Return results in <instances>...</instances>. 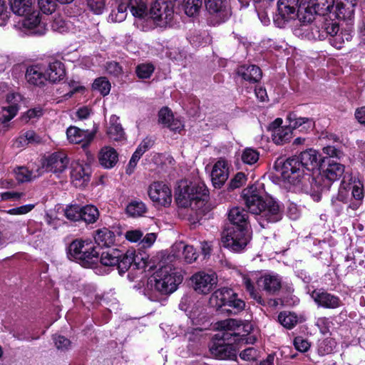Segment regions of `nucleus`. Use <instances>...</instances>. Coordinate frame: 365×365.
I'll list each match as a JSON object with an SVG mask.
<instances>
[{
	"label": "nucleus",
	"instance_id": "nucleus-1",
	"mask_svg": "<svg viewBox=\"0 0 365 365\" xmlns=\"http://www.w3.org/2000/svg\"><path fill=\"white\" fill-rule=\"evenodd\" d=\"M321 160V156L315 150L309 149L302 152L299 158H289L284 163L282 178L284 182L294 185L297 190L309 194L314 201L319 202L323 187L314 179H312V182L309 179H306L303 168L314 171L319 168Z\"/></svg>",
	"mask_w": 365,
	"mask_h": 365
},
{
	"label": "nucleus",
	"instance_id": "nucleus-2",
	"mask_svg": "<svg viewBox=\"0 0 365 365\" xmlns=\"http://www.w3.org/2000/svg\"><path fill=\"white\" fill-rule=\"evenodd\" d=\"M243 196L249 211L258 215L257 220L262 227H266V222H276L281 220L280 207L273 198L263 199L252 188L244 190Z\"/></svg>",
	"mask_w": 365,
	"mask_h": 365
},
{
	"label": "nucleus",
	"instance_id": "nucleus-3",
	"mask_svg": "<svg viewBox=\"0 0 365 365\" xmlns=\"http://www.w3.org/2000/svg\"><path fill=\"white\" fill-rule=\"evenodd\" d=\"M207 192V190L202 184L181 180L175 191V202L178 207H190L197 212L205 205Z\"/></svg>",
	"mask_w": 365,
	"mask_h": 365
},
{
	"label": "nucleus",
	"instance_id": "nucleus-4",
	"mask_svg": "<svg viewBox=\"0 0 365 365\" xmlns=\"http://www.w3.org/2000/svg\"><path fill=\"white\" fill-rule=\"evenodd\" d=\"M242 277L243 284L250 297L259 304L262 302V299L258 292L255 289V282H257L259 288H262L268 294H275L282 287L281 279L277 275L267 274L258 278L257 273L250 272L247 274H243Z\"/></svg>",
	"mask_w": 365,
	"mask_h": 365
},
{
	"label": "nucleus",
	"instance_id": "nucleus-5",
	"mask_svg": "<svg viewBox=\"0 0 365 365\" xmlns=\"http://www.w3.org/2000/svg\"><path fill=\"white\" fill-rule=\"evenodd\" d=\"M69 254L79 264L85 267H93L98 261V252L92 242L74 240L69 246Z\"/></svg>",
	"mask_w": 365,
	"mask_h": 365
},
{
	"label": "nucleus",
	"instance_id": "nucleus-6",
	"mask_svg": "<svg viewBox=\"0 0 365 365\" xmlns=\"http://www.w3.org/2000/svg\"><path fill=\"white\" fill-rule=\"evenodd\" d=\"M209 303L216 309L228 306L233 309V313L237 314L245 307V302L239 299L232 289L223 287L215 291L210 297Z\"/></svg>",
	"mask_w": 365,
	"mask_h": 365
},
{
	"label": "nucleus",
	"instance_id": "nucleus-7",
	"mask_svg": "<svg viewBox=\"0 0 365 365\" xmlns=\"http://www.w3.org/2000/svg\"><path fill=\"white\" fill-rule=\"evenodd\" d=\"M182 281V276L170 267L160 268L155 275V287L163 294L175 292Z\"/></svg>",
	"mask_w": 365,
	"mask_h": 365
},
{
	"label": "nucleus",
	"instance_id": "nucleus-8",
	"mask_svg": "<svg viewBox=\"0 0 365 365\" xmlns=\"http://www.w3.org/2000/svg\"><path fill=\"white\" fill-rule=\"evenodd\" d=\"M133 261L134 255L132 252H123L117 249L103 251L100 257V262L104 266H118L120 274L128 269Z\"/></svg>",
	"mask_w": 365,
	"mask_h": 365
},
{
	"label": "nucleus",
	"instance_id": "nucleus-9",
	"mask_svg": "<svg viewBox=\"0 0 365 365\" xmlns=\"http://www.w3.org/2000/svg\"><path fill=\"white\" fill-rule=\"evenodd\" d=\"M317 3H309L307 7L302 9L298 14L300 23H312L318 21L317 17L331 14V9L335 4V0H317ZM320 20H319V21Z\"/></svg>",
	"mask_w": 365,
	"mask_h": 365
},
{
	"label": "nucleus",
	"instance_id": "nucleus-10",
	"mask_svg": "<svg viewBox=\"0 0 365 365\" xmlns=\"http://www.w3.org/2000/svg\"><path fill=\"white\" fill-rule=\"evenodd\" d=\"M249 242V236L245 230L235 227L225 231L222 236V243L225 247L234 252L242 250Z\"/></svg>",
	"mask_w": 365,
	"mask_h": 365
},
{
	"label": "nucleus",
	"instance_id": "nucleus-11",
	"mask_svg": "<svg viewBox=\"0 0 365 365\" xmlns=\"http://www.w3.org/2000/svg\"><path fill=\"white\" fill-rule=\"evenodd\" d=\"M69 163L67 155L63 152H56L43 160L39 168L40 174L51 172L58 174L63 172Z\"/></svg>",
	"mask_w": 365,
	"mask_h": 365
},
{
	"label": "nucleus",
	"instance_id": "nucleus-12",
	"mask_svg": "<svg viewBox=\"0 0 365 365\" xmlns=\"http://www.w3.org/2000/svg\"><path fill=\"white\" fill-rule=\"evenodd\" d=\"M299 0H277V12L275 15V22H289L294 21L298 18V14L302 9L301 8L297 12L296 6H297Z\"/></svg>",
	"mask_w": 365,
	"mask_h": 365
},
{
	"label": "nucleus",
	"instance_id": "nucleus-13",
	"mask_svg": "<svg viewBox=\"0 0 365 365\" xmlns=\"http://www.w3.org/2000/svg\"><path fill=\"white\" fill-rule=\"evenodd\" d=\"M148 195L153 202L160 206H169L172 202L171 190L162 182L152 183L149 186Z\"/></svg>",
	"mask_w": 365,
	"mask_h": 365
},
{
	"label": "nucleus",
	"instance_id": "nucleus-14",
	"mask_svg": "<svg viewBox=\"0 0 365 365\" xmlns=\"http://www.w3.org/2000/svg\"><path fill=\"white\" fill-rule=\"evenodd\" d=\"M174 11L171 2L166 0H155L149 9L150 19L168 23L172 20Z\"/></svg>",
	"mask_w": 365,
	"mask_h": 365
},
{
	"label": "nucleus",
	"instance_id": "nucleus-15",
	"mask_svg": "<svg viewBox=\"0 0 365 365\" xmlns=\"http://www.w3.org/2000/svg\"><path fill=\"white\" fill-rule=\"evenodd\" d=\"M194 289L200 294H207L217 284V276L215 273L199 272L191 277Z\"/></svg>",
	"mask_w": 365,
	"mask_h": 365
},
{
	"label": "nucleus",
	"instance_id": "nucleus-16",
	"mask_svg": "<svg viewBox=\"0 0 365 365\" xmlns=\"http://www.w3.org/2000/svg\"><path fill=\"white\" fill-rule=\"evenodd\" d=\"M282 119H275L269 127L272 132V139L277 145H283L292 138V130L290 126H282Z\"/></svg>",
	"mask_w": 365,
	"mask_h": 365
},
{
	"label": "nucleus",
	"instance_id": "nucleus-17",
	"mask_svg": "<svg viewBox=\"0 0 365 365\" xmlns=\"http://www.w3.org/2000/svg\"><path fill=\"white\" fill-rule=\"evenodd\" d=\"M336 7L331 21H351L354 16V7L356 4V0H335Z\"/></svg>",
	"mask_w": 365,
	"mask_h": 365
},
{
	"label": "nucleus",
	"instance_id": "nucleus-18",
	"mask_svg": "<svg viewBox=\"0 0 365 365\" xmlns=\"http://www.w3.org/2000/svg\"><path fill=\"white\" fill-rule=\"evenodd\" d=\"M311 297L319 306L327 309H336L342 304L339 297L322 289L314 290Z\"/></svg>",
	"mask_w": 365,
	"mask_h": 365
},
{
	"label": "nucleus",
	"instance_id": "nucleus-19",
	"mask_svg": "<svg viewBox=\"0 0 365 365\" xmlns=\"http://www.w3.org/2000/svg\"><path fill=\"white\" fill-rule=\"evenodd\" d=\"M229 177L228 163L225 159H219L213 165L211 179L215 187H221Z\"/></svg>",
	"mask_w": 365,
	"mask_h": 365
},
{
	"label": "nucleus",
	"instance_id": "nucleus-20",
	"mask_svg": "<svg viewBox=\"0 0 365 365\" xmlns=\"http://www.w3.org/2000/svg\"><path fill=\"white\" fill-rule=\"evenodd\" d=\"M66 136L71 143H82L83 148H86L93 138V135L88 130H81L76 126H70L68 128Z\"/></svg>",
	"mask_w": 365,
	"mask_h": 365
},
{
	"label": "nucleus",
	"instance_id": "nucleus-21",
	"mask_svg": "<svg viewBox=\"0 0 365 365\" xmlns=\"http://www.w3.org/2000/svg\"><path fill=\"white\" fill-rule=\"evenodd\" d=\"M90 167L76 163L72 165L71 177L76 187H84L90 180Z\"/></svg>",
	"mask_w": 365,
	"mask_h": 365
},
{
	"label": "nucleus",
	"instance_id": "nucleus-22",
	"mask_svg": "<svg viewBox=\"0 0 365 365\" xmlns=\"http://www.w3.org/2000/svg\"><path fill=\"white\" fill-rule=\"evenodd\" d=\"M159 122L170 130L180 133L184 127L179 118H175L170 109L167 107L160 109L158 113Z\"/></svg>",
	"mask_w": 365,
	"mask_h": 365
},
{
	"label": "nucleus",
	"instance_id": "nucleus-23",
	"mask_svg": "<svg viewBox=\"0 0 365 365\" xmlns=\"http://www.w3.org/2000/svg\"><path fill=\"white\" fill-rule=\"evenodd\" d=\"M240 326V322L235 319H227L217 322L215 324V329L223 331L220 336L223 341H229L231 336H233L235 339L237 338V334H236L235 330Z\"/></svg>",
	"mask_w": 365,
	"mask_h": 365
},
{
	"label": "nucleus",
	"instance_id": "nucleus-24",
	"mask_svg": "<svg viewBox=\"0 0 365 365\" xmlns=\"http://www.w3.org/2000/svg\"><path fill=\"white\" fill-rule=\"evenodd\" d=\"M348 188L351 192V207L357 209L361 204L364 197V182L359 179H354L349 184Z\"/></svg>",
	"mask_w": 365,
	"mask_h": 365
},
{
	"label": "nucleus",
	"instance_id": "nucleus-25",
	"mask_svg": "<svg viewBox=\"0 0 365 365\" xmlns=\"http://www.w3.org/2000/svg\"><path fill=\"white\" fill-rule=\"evenodd\" d=\"M225 341H223L222 339L218 340L217 341L212 342L210 345V351L214 357L220 359H226L235 356L232 347L230 346V344L233 341L232 340H229L227 344H225Z\"/></svg>",
	"mask_w": 365,
	"mask_h": 365
},
{
	"label": "nucleus",
	"instance_id": "nucleus-26",
	"mask_svg": "<svg viewBox=\"0 0 365 365\" xmlns=\"http://www.w3.org/2000/svg\"><path fill=\"white\" fill-rule=\"evenodd\" d=\"M14 29L20 36H39L48 31L46 24H14Z\"/></svg>",
	"mask_w": 365,
	"mask_h": 365
},
{
	"label": "nucleus",
	"instance_id": "nucleus-27",
	"mask_svg": "<svg viewBox=\"0 0 365 365\" xmlns=\"http://www.w3.org/2000/svg\"><path fill=\"white\" fill-rule=\"evenodd\" d=\"M228 219L234 225L233 227L239 230H246L248 225V215L244 209L238 207L232 208L229 212Z\"/></svg>",
	"mask_w": 365,
	"mask_h": 365
},
{
	"label": "nucleus",
	"instance_id": "nucleus-28",
	"mask_svg": "<svg viewBox=\"0 0 365 365\" xmlns=\"http://www.w3.org/2000/svg\"><path fill=\"white\" fill-rule=\"evenodd\" d=\"M344 173V166L336 162L334 160L329 159L327 165L323 168L322 176L330 182L339 180Z\"/></svg>",
	"mask_w": 365,
	"mask_h": 365
},
{
	"label": "nucleus",
	"instance_id": "nucleus-29",
	"mask_svg": "<svg viewBox=\"0 0 365 365\" xmlns=\"http://www.w3.org/2000/svg\"><path fill=\"white\" fill-rule=\"evenodd\" d=\"M100 164L105 168H111L115 165L118 160V155L116 150L110 147H103L98 155Z\"/></svg>",
	"mask_w": 365,
	"mask_h": 365
},
{
	"label": "nucleus",
	"instance_id": "nucleus-30",
	"mask_svg": "<svg viewBox=\"0 0 365 365\" xmlns=\"http://www.w3.org/2000/svg\"><path fill=\"white\" fill-rule=\"evenodd\" d=\"M238 76L250 83H256L262 78V72L258 66L255 65H243L237 68Z\"/></svg>",
	"mask_w": 365,
	"mask_h": 365
},
{
	"label": "nucleus",
	"instance_id": "nucleus-31",
	"mask_svg": "<svg viewBox=\"0 0 365 365\" xmlns=\"http://www.w3.org/2000/svg\"><path fill=\"white\" fill-rule=\"evenodd\" d=\"M128 8L135 19L145 21L150 20L149 10L143 1L130 0Z\"/></svg>",
	"mask_w": 365,
	"mask_h": 365
},
{
	"label": "nucleus",
	"instance_id": "nucleus-32",
	"mask_svg": "<svg viewBox=\"0 0 365 365\" xmlns=\"http://www.w3.org/2000/svg\"><path fill=\"white\" fill-rule=\"evenodd\" d=\"M48 81L56 83L62 80L66 75L64 65L58 61L49 63L45 71Z\"/></svg>",
	"mask_w": 365,
	"mask_h": 365
},
{
	"label": "nucleus",
	"instance_id": "nucleus-33",
	"mask_svg": "<svg viewBox=\"0 0 365 365\" xmlns=\"http://www.w3.org/2000/svg\"><path fill=\"white\" fill-rule=\"evenodd\" d=\"M107 134L111 140L115 141H120L125 138V133L116 115L110 118Z\"/></svg>",
	"mask_w": 365,
	"mask_h": 365
},
{
	"label": "nucleus",
	"instance_id": "nucleus-34",
	"mask_svg": "<svg viewBox=\"0 0 365 365\" xmlns=\"http://www.w3.org/2000/svg\"><path fill=\"white\" fill-rule=\"evenodd\" d=\"M26 78L30 84L41 86L47 80L45 72L37 66H31L27 68Z\"/></svg>",
	"mask_w": 365,
	"mask_h": 365
},
{
	"label": "nucleus",
	"instance_id": "nucleus-35",
	"mask_svg": "<svg viewBox=\"0 0 365 365\" xmlns=\"http://www.w3.org/2000/svg\"><path fill=\"white\" fill-rule=\"evenodd\" d=\"M94 240L100 247H110L114 244L115 235L107 228H103L96 231Z\"/></svg>",
	"mask_w": 365,
	"mask_h": 365
},
{
	"label": "nucleus",
	"instance_id": "nucleus-36",
	"mask_svg": "<svg viewBox=\"0 0 365 365\" xmlns=\"http://www.w3.org/2000/svg\"><path fill=\"white\" fill-rule=\"evenodd\" d=\"M13 12L19 16H24L31 10L32 0H11Z\"/></svg>",
	"mask_w": 365,
	"mask_h": 365
},
{
	"label": "nucleus",
	"instance_id": "nucleus-37",
	"mask_svg": "<svg viewBox=\"0 0 365 365\" xmlns=\"http://www.w3.org/2000/svg\"><path fill=\"white\" fill-rule=\"evenodd\" d=\"M16 178L20 182H25L31 181L33 179L41 175L40 170L38 169L36 172L30 171L25 167L18 168L14 170Z\"/></svg>",
	"mask_w": 365,
	"mask_h": 365
},
{
	"label": "nucleus",
	"instance_id": "nucleus-38",
	"mask_svg": "<svg viewBox=\"0 0 365 365\" xmlns=\"http://www.w3.org/2000/svg\"><path fill=\"white\" fill-rule=\"evenodd\" d=\"M99 216V212L98 209L91 205H86L84 207H81V218L87 223H93L95 222Z\"/></svg>",
	"mask_w": 365,
	"mask_h": 365
},
{
	"label": "nucleus",
	"instance_id": "nucleus-39",
	"mask_svg": "<svg viewBox=\"0 0 365 365\" xmlns=\"http://www.w3.org/2000/svg\"><path fill=\"white\" fill-rule=\"evenodd\" d=\"M202 0H183L182 8L188 16H195L200 12Z\"/></svg>",
	"mask_w": 365,
	"mask_h": 365
},
{
	"label": "nucleus",
	"instance_id": "nucleus-40",
	"mask_svg": "<svg viewBox=\"0 0 365 365\" xmlns=\"http://www.w3.org/2000/svg\"><path fill=\"white\" fill-rule=\"evenodd\" d=\"M16 115V110L11 108L7 112L3 110L0 113V134H3L9 129V121Z\"/></svg>",
	"mask_w": 365,
	"mask_h": 365
},
{
	"label": "nucleus",
	"instance_id": "nucleus-41",
	"mask_svg": "<svg viewBox=\"0 0 365 365\" xmlns=\"http://www.w3.org/2000/svg\"><path fill=\"white\" fill-rule=\"evenodd\" d=\"M207 10L211 14L223 11L226 15L230 14V11H224L226 6V0H205Z\"/></svg>",
	"mask_w": 365,
	"mask_h": 365
},
{
	"label": "nucleus",
	"instance_id": "nucleus-42",
	"mask_svg": "<svg viewBox=\"0 0 365 365\" xmlns=\"http://www.w3.org/2000/svg\"><path fill=\"white\" fill-rule=\"evenodd\" d=\"M6 101L8 103V106H4L1 109L7 112V110H10L11 108H15L17 113L20 104L23 102V97L18 93H9L6 96Z\"/></svg>",
	"mask_w": 365,
	"mask_h": 365
},
{
	"label": "nucleus",
	"instance_id": "nucleus-43",
	"mask_svg": "<svg viewBox=\"0 0 365 365\" xmlns=\"http://www.w3.org/2000/svg\"><path fill=\"white\" fill-rule=\"evenodd\" d=\"M175 247L179 250H182L184 259L187 263H192L197 258V254L191 245H185L181 242L176 244Z\"/></svg>",
	"mask_w": 365,
	"mask_h": 365
},
{
	"label": "nucleus",
	"instance_id": "nucleus-44",
	"mask_svg": "<svg viewBox=\"0 0 365 365\" xmlns=\"http://www.w3.org/2000/svg\"><path fill=\"white\" fill-rule=\"evenodd\" d=\"M92 88L105 96L110 93V83L106 77H100L94 81Z\"/></svg>",
	"mask_w": 365,
	"mask_h": 365
},
{
	"label": "nucleus",
	"instance_id": "nucleus-45",
	"mask_svg": "<svg viewBox=\"0 0 365 365\" xmlns=\"http://www.w3.org/2000/svg\"><path fill=\"white\" fill-rule=\"evenodd\" d=\"M279 323L287 329H292L297 323V317L291 312H281L278 316Z\"/></svg>",
	"mask_w": 365,
	"mask_h": 365
},
{
	"label": "nucleus",
	"instance_id": "nucleus-46",
	"mask_svg": "<svg viewBox=\"0 0 365 365\" xmlns=\"http://www.w3.org/2000/svg\"><path fill=\"white\" fill-rule=\"evenodd\" d=\"M126 211L132 217H139L145 212L146 207L143 202L133 201L127 206Z\"/></svg>",
	"mask_w": 365,
	"mask_h": 365
},
{
	"label": "nucleus",
	"instance_id": "nucleus-47",
	"mask_svg": "<svg viewBox=\"0 0 365 365\" xmlns=\"http://www.w3.org/2000/svg\"><path fill=\"white\" fill-rule=\"evenodd\" d=\"M39 140L40 138L36 135L34 130H28L21 133L17 138L16 143L18 144L17 146L19 147L30 143H37L39 142Z\"/></svg>",
	"mask_w": 365,
	"mask_h": 365
},
{
	"label": "nucleus",
	"instance_id": "nucleus-48",
	"mask_svg": "<svg viewBox=\"0 0 365 365\" xmlns=\"http://www.w3.org/2000/svg\"><path fill=\"white\" fill-rule=\"evenodd\" d=\"M259 154L257 150L247 148L243 150L241 155L242 161L247 165H253L259 160Z\"/></svg>",
	"mask_w": 365,
	"mask_h": 365
},
{
	"label": "nucleus",
	"instance_id": "nucleus-49",
	"mask_svg": "<svg viewBox=\"0 0 365 365\" xmlns=\"http://www.w3.org/2000/svg\"><path fill=\"white\" fill-rule=\"evenodd\" d=\"M65 216L72 221H78L81 218V207L78 205H71L65 209Z\"/></svg>",
	"mask_w": 365,
	"mask_h": 365
},
{
	"label": "nucleus",
	"instance_id": "nucleus-50",
	"mask_svg": "<svg viewBox=\"0 0 365 365\" xmlns=\"http://www.w3.org/2000/svg\"><path fill=\"white\" fill-rule=\"evenodd\" d=\"M154 69V66L151 63H142L136 67L135 73L139 78H149Z\"/></svg>",
	"mask_w": 365,
	"mask_h": 365
},
{
	"label": "nucleus",
	"instance_id": "nucleus-51",
	"mask_svg": "<svg viewBox=\"0 0 365 365\" xmlns=\"http://www.w3.org/2000/svg\"><path fill=\"white\" fill-rule=\"evenodd\" d=\"M106 0H86L90 11L96 15L101 14L106 8Z\"/></svg>",
	"mask_w": 365,
	"mask_h": 365
},
{
	"label": "nucleus",
	"instance_id": "nucleus-52",
	"mask_svg": "<svg viewBox=\"0 0 365 365\" xmlns=\"http://www.w3.org/2000/svg\"><path fill=\"white\" fill-rule=\"evenodd\" d=\"M321 29L324 30L322 33L325 32V34L332 36H336V40L340 41L341 39L340 34H338L339 31V24H321ZM318 37L324 38V34H319Z\"/></svg>",
	"mask_w": 365,
	"mask_h": 365
},
{
	"label": "nucleus",
	"instance_id": "nucleus-53",
	"mask_svg": "<svg viewBox=\"0 0 365 365\" xmlns=\"http://www.w3.org/2000/svg\"><path fill=\"white\" fill-rule=\"evenodd\" d=\"M43 114V110L40 107H36L34 108L29 109L27 112L24 113L21 118L25 122L28 123L29 120L38 118Z\"/></svg>",
	"mask_w": 365,
	"mask_h": 365
},
{
	"label": "nucleus",
	"instance_id": "nucleus-54",
	"mask_svg": "<svg viewBox=\"0 0 365 365\" xmlns=\"http://www.w3.org/2000/svg\"><path fill=\"white\" fill-rule=\"evenodd\" d=\"M38 6L43 14L46 15L52 14L56 9L54 0H38Z\"/></svg>",
	"mask_w": 365,
	"mask_h": 365
},
{
	"label": "nucleus",
	"instance_id": "nucleus-55",
	"mask_svg": "<svg viewBox=\"0 0 365 365\" xmlns=\"http://www.w3.org/2000/svg\"><path fill=\"white\" fill-rule=\"evenodd\" d=\"M247 180V177L245 173L240 172L237 173L230 182V187L232 189L238 188L242 186Z\"/></svg>",
	"mask_w": 365,
	"mask_h": 365
},
{
	"label": "nucleus",
	"instance_id": "nucleus-56",
	"mask_svg": "<svg viewBox=\"0 0 365 365\" xmlns=\"http://www.w3.org/2000/svg\"><path fill=\"white\" fill-rule=\"evenodd\" d=\"M70 91L64 95L65 98L68 99L76 93H81L85 90L84 86L80 85V83L75 81H71L68 83Z\"/></svg>",
	"mask_w": 365,
	"mask_h": 365
},
{
	"label": "nucleus",
	"instance_id": "nucleus-57",
	"mask_svg": "<svg viewBox=\"0 0 365 365\" xmlns=\"http://www.w3.org/2000/svg\"><path fill=\"white\" fill-rule=\"evenodd\" d=\"M306 118H297L296 115L294 113H289L287 115V120L289 121V126L292 128V130L294 129H299L302 126V123H304V120Z\"/></svg>",
	"mask_w": 365,
	"mask_h": 365
},
{
	"label": "nucleus",
	"instance_id": "nucleus-58",
	"mask_svg": "<svg viewBox=\"0 0 365 365\" xmlns=\"http://www.w3.org/2000/svg\"><path fill=\"white\" fill-rule=\"evenodd\" d=\"M143 236V232L140 230H128L125 234V239L131 242H140Z\"/></svg>",
	"mask_w": 365,
	"mask_h": 365
},
{
	"label": "nucleus",
	"instance_id": "nucleus-59",
	"mask_svg": "<svg viewBox=\"0 0 365 365\" xmlns=\"http://www.w3.org/2000/svg\"><path fill=\"white\" fill-rule=\"evenodd\" d=\"M24 16L26 17V21H27L28 23H41V21L45 20L43 16L40 14L39 11H31V9Z\"/></svg>",
	"mask_w": 365,
	"mask_h": 365
},
{
	"label": "nucleus",
	"instance_id": "nucleus-60",
	"mask_svg": "<svg viewBox=\"0 0 365 365\" xmlns=\"http://www.w3.org/2000/svg\"><path fill=\"white\" fill-rule=\"evenodd\" d=\"M331 324V322L327 317L318 318L316 322V325L323 334H327L329 332Z\"/></svg>",
	"mask_w": 365,
	"mask_h": 365
},
{
	"label": "nucleus",
	"instance_id": "nucleus-61",
	"mask_svg": "<svg viewBox=\"0 0 365 365\" xmlns=\"http://www.w3.org/2000/svg\"><path fill=\"white\" fill-rule=\"evenodd\" d=\"M294 345L295 348L301 352L307 351L310 347L309 341L301 336L294 339Z\"/></svg>",
	"mask_w": 365,
	"mask_h": 365
},
{
	"label": "nucleus",
	"instance_id": "nucleus-62",
	"mask_svg": "<svg viewBox=\"0 0 365 365\" xmlns=\"http://www.w3.org/2000/svg\"><path fill=\"white\" fill-rule=\"evenodd\" d=\"M257 350L252 347L247 348L240 354V358L245 361L254 360L257 357Z\"/></svg>",
	"mask_w": 365,
	"mask_h": 365
},
{
	"label": "nucleus",
	"instance_id": "nucleus-63",
	"mask_svg": "<svg viewBox=\"0 0 365 365\" xmlns=\"http://www.w3.org/2000/svg\"><path fill=\"white\" fill-rule=\"evenodd\" d=\"M55 344L58 349H67L71 346V341L63 336H57L53 338Z\"/></svg>",
	"mask_w": 365,
	"mask_h": 365
},
{
	"label": "nucleus",
	"instance_id": "nucleus-64",
	"mask_svg": "<svg viewBox=\"0 0 365 365\" xmlns=\"http://www.w3.org/2000/svg\"><path fill=\"white\" fill-rule=\"evenodd\" d=\"M106 70L108 73L115 76H118L122 73L121 66L115 61L108 62L106 65Z\"/></svg>",
	"mask_w": 365,
	"mask_h": 365
}]
</instances>
